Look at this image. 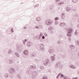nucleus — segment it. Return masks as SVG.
<instances>
[{"label":"nucleus","instance_id":"f257e3e1","mask_svg":"<svg viewBox=\"0 0 79 79\" xmlns=\"http://www.w3.org/2000/svg\"><path fill=\"white\" fill-rule=\"evenodd\" d=\"M54 67L56 69L59 68L60 69H61L63 68V65L61 64L60 62H58L55 64Z\"/></svg>","mask_w":79,"mask_h":79},{"label":"nucleus","instance_id":"f03ea898","mask_svg":"<svg viewBox=\"0 0 79 79\" xmlns=\"http://www.w3.org/2000/svg\"><path fill=\"white\" fill-rule=\"evenodd\" d=\"M43 35V34L42 33H40V35H37L36 36L34 37V38L35 39H36V40H39L40 41H41L42 39V36Z\"/></svg>","mask_w":79,"mask_h":79},{"label":"nucleus","instance_id":"7ed1b4c3","mask_svg":"<svg viewBox=\"0 0 79 79\" xmlns=\"http://www.w3.org/2000/svg\"><path fill=\"white\" fill-rule=\"evenodd\" d=\"M53 23V21L48 19L46 21L45 23L47 26H51V25L52 24V23Z\"/></svg>","mask_w":79,"mask_h":79},{"label":"nucleus","instance_id":"20e7f679","mask_svg":"<svg viewBox=\"0 0 79 79\" xmlns=\"http://www.w3.org/2000/svg\"><path fill=\"white\" fill-rule=\"evenodd\" d=\"M50 64V60L49 59H47L45 60L44 62V66H46Z\"/></svg>","mask_w":79,"mask_h":79},{"label":"nucleus","instance_id":"39448f33","mask_svg":"<svg viewBox=\"0 0 79 79\" xmlns=\"http://www.w3.org/2000/svg\"><path fill=\"white\" fill-rule=\"evenodd\" d=\"M44 44H39V46H40V48L41 50V51H42V52H43V51H44L45 50V48H44Z\"/></svg>","mask_w":79,"mask_h":79},{"label":"nucleus","instance_id":"423d86ee","mask_svg":"<svg viewBox=\"0 0 79 79\" xmlns=\"http://www.w3.org/2000/svg\"><path fill=\"white\" fill-rule=\"evenodd\" d=\"M32 79H36L37 76V73L36 72H33L32 73Z\"/></svg>","mask_w":79,"mask_h":79},{"label":"nucleus","instance_id":"0eeeda50","mask_svg":"<svg viewBox=\"0 0 79 79\" xmlns=\"http://www.w3.org/2000/svg\"><path fill=\"white\" fill-rule=\"evenodd\" d=\"M48 30L51 34H53V27L51 26L48 28Z\"/></svg>","mask_w":79,"mask_h":79},{"label":"nucleus","instance_id":"6e6552de","mask_svg":"<svg viewBox=\"0 0 79 79\" xmlns=\"http://www.w3.org/2000/svg\"><path fill=\"white\" fill-rule=\"evenodd\" d=\"M9 73H10V74H14V73H15V70L14 68H11L10 69V70H9Z\"/></svg>","mask_w":79,"mask_h":79},{"label":"nucleus","instance_id":"1a4fd4ad","mask_svg":"<svg viewBox=\"0 0 79 79\" xmlns=\"http://www.w3.org/2000/svg\"><path fill=\"white\" fill-rule=\"evenodd\" d=\"M27 45L28 47H31V46L32 45V42L31 41H28V42H27Z\"/></svg>","mask_w":79,"mask_h":79},{"label":"nucleus","instance_id":"9d476101","mask_svg":"<svg viewBox=\"0 0 79 79\" xmlns=\"http://www.w3.org/2000/svg\"><path fill=\"white\" fill-rule=\"evenodd\" d=\"M66 29L68 33H69V34H71L72 33V32H73V30L72 29H68V28H66Z\"/></svg>","mask_w":79,"mask_h":79},{"label":"nucleus","instance_id":"9b49d317","mask_svg":"<svg viewBox=\"0 0 79 79\" xmlns=\"http://www.w3.org/2000/svg\"><path fill=\"white\" fill-rule=\"evenodd\" d=\"M23 53L25 55H28L29 52L27 51V50H25L23 52Z\"/></svg>","mask_w":79,"mask_h":79},{"label":"nucleus","instance_id":"f8f14e48","mask_svg":"<svg viewBox=\"0 0 79 79\" xmlns=\"http://www.w3.org/2000/svg\"><path fill=\"white\" fill-rule=\"evenodd\" d=\"M65 24H66L64 23H60L59 24V26L61 27H64V26H65Z\"/></svg>","mask_w":79,"mask_h":79},{"label":"nucleus","instance_id":"ddd939ff","mask_svg":"<svg viewBox=\"0 0 79 79\" xmlns=\"http://www.w3.org/2000/svg\"><path fill=\"white\" fill-rule=\"evenodd\" d=\"M51 60L52 61H54L55 60V57H54V56H51Z\"/></svg>","mask_w":79,"mask_h":79},{"label":"nucleus","instance_id":"4468645a","mask_svg":"<svg viewBox=\"0 0 79 79\" xmlns=\"http://www.w3.org/2000/svg\"><path fill=\"white\" fill-rule=\"evenodd\" d=\"M42 18L40 17H38L36 18V20L37 21H41Z\"/></svg>","mask_w":79,"mask_h":79},{"label":"nucleus","instance_id":"2eb2a0df","mask_svg":"<svg viewBox=\"0 0 79 79\" xmlns=\"http://www.w3.org/2000/svg\"><path fill=\"white\" fill-rule=\"evenodd\" d=\"M69 68H72V69H76V67H75V66L74 65H69Z\"/></svg>","mask_w":79,"mask_h":79},{"label":"nucleus","instance_id":"dca6fc26","mask_svg":"<svg viewBox=\"0 0 79 79\" xmlns=\"http://www.w3.org/2000/svg\"><path fill=\"white\" fill-rule=\"evenodd\" d=\"M48 52L50 53H52L54 52V49H50L49 50Z\"/></svg>","mask_w":79,"mask_h":79},{"label":"nucleus","instance_id":"f3484780","mask_svg":"<svg viewBox=\"0 0 79 79\" xmlns=\"http://www.w3.org/2000/svg\"><path fill=\"white\" fill-rule=\"evenodd\" d=\"M61 17L62 19H64V18H65V15L64 14V13H62L61 15Z\"/></svg>","mask_w":79,"mask_h":79},{"label":"nucleus","instance_id":"a211bd4d","mask_svg":"<svg viewBox=\"0 0 79 79\" xmlns=\"http://www.w3.org/2000/svg\"><path fill=\"white\" fill-rule=\"evenodd\" d=\"M29 68L32 69H35V66L31 65L29 67Z\"/></svg>","mask_w":79,"mask_h":79},{"label":"nucleus","instance_id":"6ab92c4d","mask_svg":"<svg viewBox=\"0 0 79 79\" xmlns=\"http://www.w3.org/2000/svg\"><path fill=\"white\" fill-rule=\"evenodd\" d=\"M66 10L67 11H70L71 10V8L69 7H67L66 8Z\"/></svg>","mask_w":79,"mask_h":79},{"label":"nucleus","instance_id":"aec40b11","mask_svg":"<svg viewBox=\"0 0 79 79\" xmlns=\"http://www.w3.org/2000/svg\"><path fill=\"white\" fill-rule=\"evenodd\" d=\"M64 2H60L58 3V5L59 6H61L62 5H63V4H64Z\"/></svg>","mask_w":79,"mask_h":79},{"label":"nucleus","instance_id":"412c9836","mask_svg":"<svg viewBox=\"0 0 79 79\" xmlns=\"http://www.w3.org/2000/svg\"><path fill=\"white\" fill-rule=\"evenodd\" d=\"M77 30L76 29L74 33V34L75 35H77L78 34V32H77Z\"/></svg>","mask_w":79,"mask_h":79},{"label":"nucleus","instance_id":"4be33fe9","mask_svg":"<svg viewBox=\"0 0 79 79\" xmlns=\"http://www.w3.org/2000/svg\"><path fill=\"white\" fill-rule=\"evenodd\" d=\"M26 73L27 74H30L31 73V71L30 70H28L27 71Z\"/></svg>","mask_w":79,"mask_h":79},{"label":"nucleus","instance_id":"5701e85b","mask_svg":"<svg viewBox=\"0 0 79 79\" xmlns=\"http://www.w3.org/2000/svg\"><path fill=\"white\" fill-rule=\"evenodd\" d=\"M25 42H27V40L26 39H25L23 41V44L24 45H25L26 44Z\"/></svg>","mask_w":79,"mask_h":79},{"label":"nucleus","instance_id":"b1692460","mask_svg":"<svg viewBox=\"0 0 79 79\" xmlns=\"http://www.w3.org/2000/svg\"><path fill=\"white\" fill-rule=\"evenodd\" d=\"M15 55H16V56H17V57H19V56H20L19 54L17 52H15Z\"/></svg>","mask_w":79,"mask_h":79},{"label":"nucleus","instance_id":"393cba45","mask_svg":"<svg viewBox=\"0 0 79 79\" xmlns=\"http://www.w3.org/2000/svg\"><path fill=\"white\" fill-rule=\"evenodd\" d=\"M58 24V21H55L54 22L55 26H57Z\"/></svg>","mask_w":79,"mask_h":79},{"label":"nucleus","instance_id":"a878e982","mask_svg":"<svg viewBox=\"0 0 79 79\" xmlns=\"http://www.w3.org/2000/svg\"><path fill=\"white\" fill-rule=\"evenodd\" d=\"M70 48H71L73 49H74V48H75V47L73 45H71V46H70Z\"/></svg>","mask_w":79,"mask_h":79},{"label":"nucleus","instance_id":"bb28decb","mask_svg":"<svg viewBox=\"0 0 79 79\" xmlns=\"http://www.w3.org/2000/svg\"><path fill=\"white\" fill-rule=\"evenodd\" d=\"M75 43L77 45H78V46L79 45V41H76Z\"/></svg>","mask_w":79,"mask_h":79},{"label":"nucleus","instance_id":"cd10ccee","mask_svg":"<svg viewBox=\"0 0 79 79\" xmlns=\"http://www.w3.org/2000/svg\"><path fill=\"white\" fill-rule=\"evenodd\" d=\"M31 55L33 57L35 56H36V54L35 53H32L31 54Z\"/></svg>","mask_w":79,"mask_h":79},{"label":"nucleus","instance_id":"c85d7f7f","mask_svg":"<svg viewBox=\"0 0 79 79\" xmlns=\"http://www.w3.org/2000/svg\"><path fill=\"white\" fill-rule=\"evenodd\" d=\"M77 1H78V0H72V2L74 3H76L77 2Z\"/></svg>","mask_w":79,"mask_h":79},{"label":"nucleus","instance_id":"c756f323","mask_svg":"<svg viewBox=\"0 0 79 79\" xmlns=\"http://www.w3.org/2000/svg\"><path fill=\"white\" fill-rule=\"evenodd\" d=\"M9 61L10 62L9 63L10 64H12V63H13V60H9Z\"/></svg>","mask_w":79,"mask_h":79},{"label":"nucleus","instance_id":"7c9ffc66","mask_svg":"<svg viewBox=\"0 0 79 79\" xmlns=\"http://www.w3.org/2000/svg\"><path fill=\"white\" fill-rule=\"evenodd\" d=\"M5 77L6 78H8V74L7 73H6L5 74Z\"/></svg>","mask_w":79,"mask_h":79},{"label":"nucleus","instance_id":"2f4dec72","mask_svg":"<svg viewBox=\"0 0 79 79\" xmlns=\"http://www.w3.org/2000/svg\"><path fill=\"white\" fill-rule=\"evenodd\" d=\"M16 77H18L19 79H21V77L19 76V74L16 75Z\"/></svg>","mask_w":79,"mask_h":79},{"label":"nucleus","instance_id":"473e14b6","mask_svg":"<svg viewBox=\"0 0 79 79\" xmlns=\"http://www.w3.org/2000/svg\"><path fill=\"white\" fill-rule=\"evenodd\" d=\"M11 52H12V51H11V49H9L8 52V53H9V54L11 53Z\"/></svg>","mask_w":79,"mask_h":79},{"label":"nucleus","instance_id":"72a5a7b5","mask_svg":"<svg viewBox=\"0 0 79 79\" xmlns=\"http://www.w3.org/2000/svg\"><path fill=\"white\" fill-rule=\"evenodd\" d=\"M64 79H70V78L67 76H65L64 77Z\"/></svg>","mask_w":79,"mask_h":79},{"label":"nucleus","instance_id":"f704fd0d","mask_svg":"<svg viewBox=\"0 0 79 79\" xmlns=\"http://www.w3.org/2000/svg\"><path fill=\"white\" fill-rule=\"evenodd\" d=\"M67 35L68 37H71V33H68L67 34Z\"/></svg>","mask_w":79,"mask_h":79},{"label":"nucleus","instance_id":"c9c22d12","mask_svg":"<svg viewBox=\"0 0 79 79\" xmlns=\"http://www.w3.org/2000/svg\"><path fill=\"white\" fill-rule=\"evenodd\" d=\"M58 19H59V18L57 17L55 18L54 19L55 21H57Z\"/></svg>","mask_w":79,"mask_h":79},{"label":"nucleus","instance_id":"e433bc0d","mask_svg":"<svg viewBox=\"0 0 79 79\" xmlns=\"http://www.w3.org/2000/svg\"><path fill=\"white\" fill-rule=\"evenodd\" d=\"M61 73H59L57 76L56 77V78L58 79V77H59V76H60V75H61Z\"/></svg>","mask_w":79,"mask_h":79},{"label":"nucleus","instance_id":"4c0bfd02","mask_svg":"<svg viewBox=\"0 0 79 79\" xmlns=\"http://www.w3.org/2000/svg\"><path fill=\"white\" fill-rule=\"evenodd\" d=\"M39 6V4H37L36 5H35L34 7L35 8L36 7H38V6Z\"/></svg>","mask_w":79,"mask_h":79},{"label":"nucleus","instance_id":"58836bf2","mask_svg":"<svg viewBox=\"0 0 79 79\" xmlns=\"http://www.w3.org/2000/svg\"><path fill=\"white\" fill-rule=\"evenodd\" d=\"M40 68L41 69H44V67L43 66H41L40 67Z\"/></svg>","mask_w":79,"mask_h":79},{"label":"nucleus","instance_id":"ea45409f","mask_svg":"<svg viewBox=\"0 0 79 79\" xmlns=\"http://www.w3.org/2000/svg\"><path fill=\"white\" fill-rule=\"evenodd\" d=\"M57 44H61V41H57Z\"/></svg>","mask_w":79,"mask_h":79},{"label":"nucleus","instance_id":"a19ab883","mask_svg":"<svg viewBox=\"0 0 79 79\" xmlns=\"http://www.w3.org/2000/svg\"><path fill=\"white\" fill-rule=\"evenodd\" d=\"M60 77H64V75H63V74H60Z\"/></svg>","mask_w":79,"mask_h":79},{"label":"nucleus","instance_id":"79ce46f5","mask_svg":"<svg viewBox=\"0 0 79 79\" xmlns=\"http://www.w3.org/2000/svg\"><path fill=\"white\" fill-rule=\"evenodd\" d=\"M69 42L71 41V37H69Z\"/></svg>","mask_w":79,"mask_h":79},{"label":"nucleus","instance_id":"37998d69","mask_svg":"<svg viewBox=\"0 0 79 79\" xmlns=\"http://www.w3.org/2000/svg\"><path fill=\"white\" fill-rule=\"evenodd\" d=\"M43 79H47V77L46 76H44L43 78Z\"/></svg>","mask_w":79,"mask_h":79},{"label":"nucleus","instance_id":"c03bdc74","mask_svg":"<svg viewBox=\"0 0 79 79\" xmlns=\"http://www.w3.org/2000/svg\"><path fill=\"white\" fill-rule=\"evenodd\" d=\"M39 27L41 28V29H43V26L42 25H39Z\"/></svg>","mask_w":79,"mask_h":79},{"label":"nucleus","instance_id":"a18cd8bd","mask_svg":"<svg viewBox=\"0 0 79 79\" xmlns=\"http://www.w3.org/2000/svg\"><path fill=\"white\" fill-rule=\"evenodd\" d=\"M56 2L57 3H58V2H60V0H56Z\"/></svg>","mask_w":79,"mask_h":79},{"label":"nucleus","instance_id":"49530a36","mask_svg":"<svg viewBox=\"0 0 79 79\" xmlns=\"http://www.w3.org/2000/svg\"><path fill=\"white\" fill-rule=\"evenodd\" d=\"M49 8H50V10H53V7H52V6H50Z\"/></svg>","mask_w":79,"mask_h":79},{"label":"nucleus","instance_id":"de8ad7c7","mask_svg":"<svg viewBox=\"0 0 79 79\" xmlns=\"http://www.w3.org/2000/svg\"><path fill=\"white\" fill-rule=\"evenodd\" d=\"M11 31L12 32H14V31L13 30V28H12V29H11Z\"/></svg>","mask_w":79,"mask_h":79},{"label":"nucleus","instance_id":"09e8293b","mask_svg":"<svg viewBox=\"0 0 79 79\" xmlns=\"http://www.w3.org/2000/svg\"><path fill=\"white\" fill-rule=\"evenodd\" d=\"M44 35L45 36H46V37L48 36L47 34L46 33H44Z\"/></svg>","mask_w":79,"mask_h":79},{"label":"nucleus","instance_id":"8fccbe9b","mask_svg":"<svg viewBox=\"0 0 79 79\" xmlns=\"http://www.w3.org/2000/svg\"><path fill=\"white\" fill-rule=\"evenodd\" d=\"M35 29H39V26H37L35 27Z\"/></svg>","mask_w":79,"mask_h":79},{"label":"nucleus","instance_id":"3c124183","mask_svg":"<svg viewBox=\"0 0 79 79\" xmlns=\"http://www.w3.org/2000/svg\"><path fill=\"white\" fill-rule=\"evenodd\" d=\"M62 57L63 58H65V56L64 55H63L62 56Z\"/></svg>","mask_w":79,"mask_h":79},{"label":"nucleus","instance_id":"603ef678","mask_svg":"<svg viewBox=\"0 0 79 79\" xmlns=\"http://www.w3.org/2000/svg\"><path fill=\"white\" fill-rule=\"evenodd\" d=\"M17 50L18 52H19V49L18 48H17Z\"/></svg>","mask_w":79,"mask_h":79},{"label":"nucleus","instance_id":"864d4df0","mask_svg":"<svg viewBox=\"0 0 79 79\" xmlns=\"http://www.w3.org/2000/svg\"><path fill=\"white\" fill-rule=\"evenodd\" d=\"M77 54L78 55V56H79V52L78 51H77Z\"/></svg>","mask_w":79,"mask_h":79},{"label":"nucleus","instance_id":"5fc2aeb1","mask_svg":"<svg viewBox=\"0 0 79 79\" xmlns=\"http://www.w3.org/2000/svg\"><path fill=\"white\" fill-rule=\"evenodd\" d=\"M27 29V27H25L23 28V29Z\"/></svg>","mask_w":79,"mask_h":79},{"label":"nucleus","instance_id":"6e6d98bb","mask_svg":"<svg viewBox=\"0 0 79 79\" xmlns=\"http://www.w3.org/2000/svg\"><path fill=\"white\" fill-rule=\"evenodd\" d=\"M42 39H45V36H43L42 37Z\"/></svg>","mask_w":79,"mask_h":79},{"label":"nucleus","instance_id":"4d7b16f0","mask_svg":"<svg viewBox=\"0 0 79 79\" xmlns=\"http://www.w3.org/2000/svg\"><path fill=\"white\" fill-rule=\"evenodd\" d=\"M77 27L78 28H79V24L77 25Z\"/></svg>","mask_w":79,"mask_h":79},{"label":"nucleus","instance_id":"13d9d810","mask_svg":"<svg viewBox=\"0 0 79 79\" xmlns=\"http://www.w3.org/2000/svg\"><path fill=\"white\" fill-rule=\"evenodd\" d=\"M77 77L73 78L72 79H77Z\"/></svg>","mask_w":79,"mask_h":79},{"label":"nucleus","instance_id":"bf43d9fd","mask_svg":"<svg viewBox=\"0 0 79 79\" xmlns=\"http://www.w3.org/2000/svg\"><path fill=\"white\" fill-rule=\"evenodd\" d=\"M77 74H79V69L78 70Z\"/></svg>","mask_w":79,"mask_h":79},{"label":"nucleus","instance_id":"052dcab7","mask_svg":"<svg viewBox=\"0 0 79 79\" xmlns=\"http://www.w3.org/2000/svg\"><path fill=\"white\" fill-rule=\"evenodd\" d=\"M76 9H74L73 10L74 11H76Z\"/></svg>","mask_w":79,"mask_h":79},{"label":"nucleus","instance_id":"680f3d73","mask_svg":"<svg viewBox=\"0 0 79 79\" xmlns=\"http://www.w3.org/2000/svg\"><path fill=\"white\" fill-rule=\"evenodd\" d=\"M60 36L61 37H63V35H60Z\"/></svg>","mask_w":79,"mask_h":79},{"label":"nucleus","instance_id":"e2e57ef3","mask_svg":"<svg viewBox=\"0 0 79 79\" xmlns=\"http://www.w3.org/2000/svg\"><path fill=\"white\" fill-rule=\"evenodd\" d=\"M35 61H38V60L36 59H35Z\"/></svg>","mask_w":79,"mask_h":79},{"label":"nucleus","instance_id":"0e129e2a","mask_svg":"<svg viewBox=\"0 0 79 79\" xmlns=\"http://www.w3.org/2000/svg\"><path fill=\"white\" fill-rule=\"evenodd\" d=\"M55 56H56L55 54H54L53 56H54V57H55Z\"/></svg>","mask_w":79,"mask_h":79},{"label":"nucleus","instance_id":"69168bd1","mask_svg":"<svg viewBox=\"0 0 79 79\" xmlns=\"http://www.w3.org/2000/svg\"><path fill=\"white\" fill-rule=\"evenodd\" d=\"M75 16H78V15H77V14Z\"/></svg>","mask_w":79,"mask_h":79},{"label":"nucleus","instance_id":"338daca9","mask_svg":"<svg viewBox=\"0 0 79 79\" xmlns=\"http://www.w3.org/2000/svg\"><path fill=\"white\" fill-rule=\"evenodd\" d=\"M48 72H50V71H48Z\"/></svg>","mask_w":79,"mask_h":79}]
</instances>
